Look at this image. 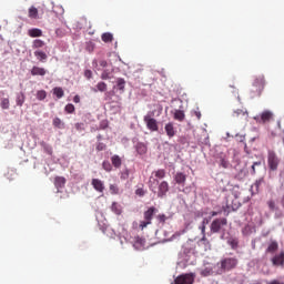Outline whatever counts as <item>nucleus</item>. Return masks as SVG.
Wrapping results in <instances>:
<instances>
[{"mask_svg":"<svg viewBox=\"0 0 284 284\" xmlns=\"http://www.w3.org/2000/svg\"><path fill=\"white\" fill-rule=\"evenodd\" d=\"M219 213L216 212V211H213L212 213H211V216H216Z\"/></svg>","mask_w":284,"mask_h":284,"instance_id":"58","label":"nucleus"},{"mask_svg":"<svg viewBox=\"0 0 284 284\" xmlns=\"http://www.w3.org/2000/svg\"><path fill=\"white\" fill-rule=\"evenodd\" d=\"M239 116L247 118V110L246 109H237L233 112V118L239 119Z\"/></svg>","mask_w":284,"mask_h":284,"instance_id":"25","label":"nucleus"},{"mask_svg":"<svg viewBox=\"0 0 284 284\" xmlns=\"http://www.w3.org/2000/svg\"><path fill=\"white\" fill-rule=\"evenodd\" d=\"M33 54L40 63H45V61H48V53H45V51L36 50Z\"/></svg>","mask_w":284,"mask_h":284,"instance_id":"14","label":"nucleus"},{"mask_svg":"<svg viewBox=\"0 0 284 284\" xmlns=\"http://www.w3.org/2000/svg\"><path fill=\"white\" fill-rule=\"evenodd\" d=\"M199 245H203L205 252H207V250H212V244H210V241L205 235L202 236V239L199 242Z\"/></svg>","mask_w":284,"mask_h":284,"instance_id":"20","label":"nucleus"},{"mask_svg":"<svg viewBox=\"0 0 284 284\" xmlns=\"http://www.w3.org/2000/svg\"><path fill=\"white\" fill-rule=\"evenodd\" d=\"M121 179H125V175H122Z\"/></svg>","mask_w":284,"mask_h":284,"instance_id":"60","label":"nucleus"},{"mask_svg":"<svg viewBox=\"0 0 284 284\" xmlns=\"http://www.w3.org/2000/svg\"><path fill=\"white\" fill-rule=\"evenodd\" d=\"M280 183L284 187V170L280 172Z\"/></svg>","mask_w":284,"mask_h":284,"instance_id":"47","label":"nucleus"},{"mask_svg":"<svg viewBox=\"0 0 284 284\" xmlns=\"http://www.w3.org/2000/svg\"><path fill=\"white\" fill-rule=\"evenodd\" d=\"M97 89H93V92H106L108 91V84L105 82H99L95 85Z\"/></svg>","mask_w":284,"mask_h":284,"instance_id":"24","label":"nucleus"},{"mask_svg":"<svg viewBox=\"0 0 284 284\" xmlns=\"http://www.w3.org/2000/svg\"><path fill=\"white\" fill-rule=\"evenodd\" d=\"M135 194L136 196H145V191L142 187H140L135 191Z\"/></svg>","mask_w":284,"mask_h":284,"instance_id":"46","label":"nucleus"},{"mask_svg":"<svg viewBox=\"0 0 284 284\" xmlns=\"http://www.w3.org/2000/svg\"><path fill=\"white\" fill-rule=\"evenodd\" d=\"M236 265H239V260H236V257H226L221 261L222 270H226V271L234 270Z\"/></svg>","mask_w":284,"mask_h":284,"instance_id":"7","label":"nucleus"},{"mask_svg":"<svg viewBox=\"0 0 284 284\" xmlns=\"http://www.w3.org/2000/svg\"><path fill=\"white\" fill-rule=\"evenodd\" d=\"M101 79L102 81H108V79H110V73L108 70H104L102 73H101Z\"/></svg>","mask_w":284,"mask_h":284,"instance_id":"44","label":"nucleus"},{"mask_svg":"<svg viewBox=\"0 0 284 284\" xmlns=\"http://www.w3.org/2000/svg\"><path fill=\"white\" fill-rule=\"evenodd\" d=\"M136 243H140V245H144L145 240L138 237Z\"/></svg>","mask_w":284,"mask_h":284,"instance_id":"55","label":"nucleus"},{"mask_svg":"<svg viewBox=\"0 0 284 284\" xmlns=\"http://www.w3.org/2000/svg\"><path fill=\"white\" fill-rule=\"evenodd\" d=\"M267 163H268V168H270V170H272V172H276V170H278V165H281V159L278 158V155L276 154L275 151H273V150L268 151Z\"/></svg>","mask_w":284,"mask_h":284,"instance_id":"3","label":"nucleus"},{"mask_svg":"<svg viewBox=\"0 0 284 284\" xmlns=\"http://www.w3.org/2000/svg\"><path fill=\"white\" fill-rule=\"evenodd\" d=\"M268 284H284V283L277 280H273Z\"/></svg>","mask_w":284,"mask_h":284,"instance_id":"56","label":"nucleus"},{"mask_svg":"<svg viewBox=\"0 0 284 284\" xmlns=\"http://www.w3.org/2000/svg\"><path fill=\"white\" fill-rule=\"evenodd\" d=\"M1 108L2 110H9L10 109V100L8 98H3L1 100Z\"/></svg>","mask_w":284,"mask_h":284,"instance_id":"37","label":"nucleus"},{"mask_svg":"<svg viewBox=\"0 0 284 284\" xmlns=\"http://www.w3.org/2000/svg\"><path fill=\"white\" fill-rule=\"evenodd\" d=\"M28 34L32 39H36L37 37H43V31H41V29L33 28L28 31Z\"/></svg>","mask_w":284,"mask_h":284,"instance_id":"18","label":"nucleus"},{"mask_svg":"<svg viewBox=\"0 0 284 284\" xmlns=\"http://www.w3.org/2000/svg\"><path fill=\"white\" fill-rule=\"evenodd\" d=\"M194 116H196L197 121H201V111H194Z\"/></svg>","mask_w":284,"mask_h":284,"instance_id":"52","label":"nucleus"},{"mask_svg":"<svg viewBox=\"0 0 284 284\" xmlns=\"http://www.w3.org/2000/svg\"><path fill=\"white\" fill-rule=\"evenodd\" d=\"M116 88L120 90V92H125V79L118 78L116 79Z\"/></svg>","mask_w":284,"mask_h":284,"instance_id":"26","label":"nucleus"},{"mask_svg":"<svg viewBox=\"0 0 284 284\" xmlns=\"http://www.w3.org/2000/svg\"><path fill=\"white\" fill-rule=\"evenodd\" d=\"M165 175H166V172L164 169H159L152 172V176H154L155 179L162 180V179H165Z\"/></svg>","mask_w":284,"mask_h":284,"instance_id":"21","label":"nucleus"},{"mask_svg":"<svg viewBox=\"0 0 284 284\" xmlns=\"http://www.w3.org/2000/svg\"><path fill=\"white\" fill-rule=\"evenodd\" d=\"M100 65H101V68H108V61L101 60Z\"/></svg>","mask_w":284,"mask_h":284,"instance_id":"51","label":"nucleus"},{"mask_svg":"<svg viewBox=\"0 0 284 284\" xmlns=\"http://www.w3.org/2000/svg\"><path fill=\"white\" fill-rule=\"evenodd\" d=\"M159 210L156 207L151 206L144 212V220L140 222V230H145L148 225H152V220L154 219V214H156Z\"/></svg>","mask_w":284,"mask_h":284,"instance_id":"2","label":"nucleus"},{"mask_svg":"<svg viewBox=\"0 0 284 284\" xmlns=\"http://www.w3.org/2000/svg\"><path fill=\"white\" fill-rule=\"evenodd\" d=\"M156 185L158 186V196L159 199H163V196H165V194H168V192H170V184L168 183V181H162L159 184V180L150 178L149 181V187L152 192H154V190H156Z\"/></svg>","mask_w":284,"mask_h":284,"instance_id":"1","label":"nucleus"},{"mask_svg":"<svg viewBox=\"0 0 284 284\" xmlns=\"http://www.w3.org/2000/svg\"><path fill=\"white\" fill-rule=\"evenodd\" d=\"M174 181L178 185H185V181H187V175L183 172H178L174 175Z\"/></svg>","mask_w":284,"mask_h":284,"instance_id":"12","label":"nucleus"},{"mask_svg":"<svg viewBox=\"0 0 284 284\" xmlns=\"http://www.w3.org/2000/svg\"><path fill=\"white\" fill-rule=\"evenodd\" d=\"M45 74H48V70H45V68L34 65L31 69L32 77H45Z\"/></svg>","mask_w":284,"mask_h":284,"instance_id":"10","label":"nucleus"},{"mask_svg":"<svg viewBox=\"0 0 284 284\" xmlns=\"http://www.w3.org/2000/svg\"><path fill=\"white\" fill-rule=\"evenodd\" d=\"M273 118H274V113H272L271 111H264L261 114L262 123H270V121H272Z\"/></svg>","mask_w":284,"mask_h":284,"instance_id":"16","label":"nucleus"},{"mask_svg":"<svg viewBox=\"0 0 284 284\" xmlns=\"http://www.w3.org/2000/svg\"><path fill=\"white\" fill-rule=\"evenodd\" d=\"M53 125L55 128H58V130H63V128H64L63 121H61L60 118H54L53 119Z\"/></svg>","mask_w":284,"mask_h":284,"instance_id":"35","label":"nucleus"},{"mask_svg":"<svg viewBox=\"0 0 284 284\" xmlns=\"http://www.w3.org/2000/svg\"><path fill=\"white\" fill-rule=\"evenodd\" d=\"M105 148H106L105 143L99 142V143L97 144V146H95V150H97L98 152H103V150H105Z\"/></svg>","mask_w":284,"mask_h":284,"instance_id":"43","label":"nucleus"},{"mask_svg":"<svg viewBox=\"0 0 284 284\" xmlns=\"http://www.w3.org/2000/svg\"><path fill=\"white\" fill-rule=\"evenodd\" d=\"M111 163H112L113 168H116L119 170V168H121V165H123V160H121V156L115 154V155L111 156Z\"/></svg>","mask_w":284,"mask_h":284,"instance_id":"17","label":"nucleus"},{"mask_svg":"<svg viewBox=\"0 0 284 284\" xmlns=\"http://www.w3.org/2000/svg\"><path fill=\"white\" fill-rule=\"evenodd\" d=\"M267 205H268L271 212H274V210L276 209V203H274L273 200L268 201Z\"/></svg>","mask_w":284,"mask_h":284,"instance_id":"45","label":"nucleus"},{"mask_svg":"<svg viewBox=\"0 0 284 284\" xmlns=\"http://www.w3.org/2000/svg\"><path fill=\"white\" fill-rule=\"evenodd\" d=\"M48 97V92L45 90H39L37 92V99L38 101H44V99Z\"/></svg>","mask_w":284,"mask_h":284,"instance_id":"36","label":"nucleus"},{"mask_svg":"<svg viewBox=\"0 0 284 284\" xmlns=\"http://www.w3.org/2000/svg\"><path fill=\"white\" fill-rule=\"evenodd\" d=\"M271 262L275 266L280 265L281 267H284V253L282 252V253L275 255L274 257H272Z\"/></svg>","mask_w":284,"mask_h":284,"instance_id":"13","label":"nucleus"},{"mask_svg":"<svg viewBox=\"0 0 284 284\" xmlns=\"http://www.w3.org/2000/svg\"><path fill=\"white\" fill-rule=\"evenodd\" d=\"M175 284H193L194 283V273H186L179 275L175 281Z\"/></svg>","mask_w":284,"mask_h":284,"instance_id":"8","label":"nucleus"},{"mask_svg":"<svg viewBox=\"0 0 284 284\" xmlns=\"http://www.w3.org/2000/svg\"><path fill=\"white\" fill-rule=\"evenodd\" d=\"M205 227H206L205 224L204 225L202 224L200 226V230H201L203 236H205Z\"/></svg>","mask_w":284,"mask_h":284,"instance_id":"54","label":"nucleus"},{"mask_svg":"<svg viewBox=\"0 0 284 284\" xmlns=\"http://www.w3.org/2000/svg\"><path fill=\"white\" fill-rule=\"evenodd\" d=\"M91 185L93 186L95 192L103 193L105 190V185L103 184V181H101L99 179H93L91 181Z\"/></svg>","mask_w":284,"mask_h":284,"instance_id":"9","label":"nucleus"},{"mask_svg":"<svg viewBox=\"0 0 284 284\" xmlns=\"http://www.w3.org/2000/svg\"><path fill=\"white\" fill-rule=\"evenodd\" d=\"M173 119H175V121H184L185 120V112L181 111V110H175Z\"/></svg>","mask_w":284,"mask_h":284,"instance_id":"27","label":"nucleus"},{"mask_svg":"<svg viewBox=\"0 0 284 284\" xmlns=\"http://www.w3.org/2000/svg\"><path fill=\"white\" fill-rule=\"evenodd\" d=\"M98 141H101V135H98Z\"/></svg>","mask_w":284,"mask_h":284,"instance_id":"59","label":"nucleus"},{"mask_svg":"<svg viewBox=\"0 0 284 284\" xmlns=\"http://www.w3.org/2000/svg\"><path fill=\"white\" fill-rule=\"evenodd\" d=\"M156 219L159 223H162V225H164L165 221H168V216L165 214H159Z\"/></svg>","mask_w":284,"mask_h":284,"instance_id":"42","label":"nucleus"},{"mask_svg":"<svg viewBox=\"0 0 284 284\" xmlns=\"http://www.w3.org/2000/svg\"><path fill=\"white\" fill-rule=\"evenodd\" d=\"M83 125H84L83 123H75V130L78 131L84 130Z\"/></svg>","mask_w":284,"mask_h":284,"instance_id":"49","label":"nucleus"},{"mask_svg":"<svg viewBox=\"0 0 284 284\" xmlns=\"http://www.w3.org/2000/svg\"><path fill=\"white\" fill-rule=\"evenodd\" d=\"M136 152H138V154H145L148 152V146H145V144H143V143H138Z\"/></svg>","mask_w":284,"mask_h":284,"instance_id":"34","label":"nucleus"},{"mask_svg":"<svg viewBox=\"0 0 284 284\" xmlns=\"http://www.w3.org/2000/svg\"><path fill=\"white\" fill-rule=\"evenodd\" d=\"M43 45H45V42L41 39H36L32 42L33 50H39V48H43Z\"/></svg>","mask_w":284,"mask_h":284,"instance_id":"31","label":"nucleus"},{"mask_svg":"<svg viewBox=\"0 0 284 284\" xmlns=\"http://www.w3.org/2000/svg\"><path fill=\"white\" fill-rule=\"evenodd\" d=\"M29 19H39V9L31 7L29 9Z\"/></svg>","mask_w":284,"mask_h":284,"instance_id":"29","label":"nucleus"},{"mask_svg":"<svg viewBox=\"0 0 284 284\" xmlns=\"http://www.w3.org/2000/svg\"><path fill=\"white\" fill-rule=\"evenodd\" d=\"M54 185H55L57 190H59L61 187H65V178H63V176H55Z\"/></svg>","mask_w":284,"mask_h":284,"instance_id":"19","label":"nucleus"},{"mask_svg":"<svg viewBox=\"0 0 284 284\" xmlns=\"http://www.w3.org/2000/svg\"><path fill=\"white\" fill-rule=\"evenodd\" d=\"M74 104L69 103L64 106V112H67V114H74Z\"/></svg>","mask_w":284,"mask_h":284,"instance_id":"38","label":"nucleus"},{"mask_svg":"<svg viewBox=\"0 0 284 284\" xmlns=\"http://www.w3.org/2000/svg\"><path fill=\"white\" fill-rule=\"evenodd\" d=\"M164 130L169 139H173V136H176V129L174 128V122L166 123Z\"/></svg>","mask_w":284,"mask_h":284,"instance_id":"11","label":"nucleus"},{"mask_svg":"<svg viewBox=\"0 0 284 284\" xmlns=\"http://www.w3.org/2000/svg\"><path fill=\"white\" fill-rule=\"evenodd\" d=\"M111 210L112 212H114V214H116L118 216L121 215V213L123 212L121 209V204L113 202L111 205Z\"/></svg>","mask_w":284,"mask_h":284,"instance_id":"30","label":"nucleus"},{"mask_svg":"<svg viewBox=\"0 0 284 284\" xmlns=\"http://www.w3.org/2000/svg\"><path fill=\"white\" fill-rule=\"evenodd\" d=\"M102 168L105 170V172H112V164L109 161H104L102 163Z\"/></svg>","mask_w":284,"mask_h":284,"instance_id":"39","label":"nucleus"},{"mask_svg":"<svg viewBox=\"0 0 284 284\" xmlns=\"http://www.w3.org/2000/svg\"><path fill=\"white\" fill-rule=\"evenodd\" d=\"M227 245H230L232 250H239V237H229Z\"/></svg>","mask_w":284,"mask_h":284,"instance_id":"22","label":"nucleus"},{"mask_svg":"<svg viewBox=\"0 0 284 284\" xmlns=\"http://www.w3.org/2000/svg\"><path fill=\"white\" fill-rule=\"evenodd\" d=\"M16 103H17V105H19V108H21L23 105V103H26V94H23L22 92L19 93L17 95Z\"/></svg>","mask_w":284,"mask_h":284,"instance_id":"32","label":"nucleus"},{"mask_svg":"<svg viewBox=\"0 0 284 284\" xmlns=\"http://www.w3.org/2000/svg\"><path fill=\"white\" fill-rule=\"evenodd\" d=\"M256 165H261V162H255V163L252 165L253 174H256Z\"/></svg>","mask_w":284,"mask_h":284,"instance_id":"50","label":"nucleus"},{"mask_svg":"<svg viewBox=\"0 0 284 284\" xmlns=\"http://www.w3.org/2000/svg\"><path fill=\"white\" fill-rule=\"evenodd\" d=\"M227 225V219L222 217V219H216L211 223V232L213 234H219L223 227Z\"/></svg>","mask_w":284,"mask_h":284,"instance_id":"5","label":"nucleus"},{"mask_svg":"<svg viewBox=\"0 0 284 284\" xmlns=\"http://www.w3.org/2000/svg\"><path fill=\"white\" fill-rule=\"evenodd\" d=\"M220 165L227 170V168H230V161L225 160V158H221Z\"/></svg>","mask_w":284,"mask_h":284,"instance_id":"41","label":"nucleus"},{"mask_svg":"<svg viewBox=\"0 0 284 284\" xmlns=\"http://www.w3.org/2000/svg\"><path fill=\"white\" fill-rule=\"evenodd\" d=\"M154 116V113L144 115V123L146 124L148 130L151 132H159V122H156V119L152 118Z\"/></svg>","mask_w":284,"mask_h":284,"instance_id":"4","label":"nucleus"},{"mask_svg":"<svg viewBox=\"0 0 284 284\" xmlns=\"http://www.w3.org/2000/svg\"><path fill=\"white\" fill-rule=\"evenodd\" d=\"M210 223V221H207V219H204L203 221H202V225H207Z\"/></svg>","mask_w":284,"mask_h":284,"instance_id":"57","label":"nucleus"},{"mask_svg":"<svg viewBox=\"0 0 284 284\" xmlns=\"http://www.w3.org/2000/svg\"><path fill=\"white\" fill-rule=\"evenodd\" d=\"M53 94L57 97V99H63L65 92L63 91V88L61 87H55L53 89Z\"/></svg>","mask_w":284,"mask_h":284,"instance_id":"28","label":"nucleus"},{"mask_svg":"<svg viewBox=\"0 0 284 284\" xmlns=\"http://www.w3.org/2000/svg\"><path fill=\"white\" fill-rule=\"evenodd\" d=\"M282 203H283V205H284V197H283V200H282Z\"/></svg>","mask_w":284,"mask_h":284,"instance_id":"61","label":"nucleus"},{"mask_svg":"<svg viewBox=\"0 0 284 284\" xmlns=\"http://www.w3.org/2000/svg\"><path fill=\"white\" fill-rule=\"evenodd\" d=\"M109 190L111 194H119V186L116 184H110Z\"/></svg>","mask_w":284,"mask_h":284,"instance_id":"40","label":"nucleus"},{"mask_svg":"<svg viewBox=\"0 0 284 284\" xmlns=\"http://www.w3.org/2000/svg\"><path fill=\"white\" fill-rule=\"evenodd\" d=\"M73 101H74L75 103H81V97L74 95Z\"/></svg>","mask_w":284,"mask_h":284,"instance_id":"53","label":"nucleus"},{"mask_svg":"<svg viewBox=\"0 0 284 284\" xmlns=\"http://www.w3.org/2000/svg\"><path fill=\"white\" fill-rule=\"evenodd\" d=\"M276 250H278V243L275 242L274 240H271L266 247V254H274V252H276Z\"/></svg>","mask_w":284,"mask_h":284,"instance_id":"15","label":"nucleus"},{"mask_svg":"<svg viewBox=\"0 0 284 284\" xmlns=\"http://www.w3.org/2000/svg\"><path fill=\"white\" fill-rule=\"evenodd\" d=\"M253 85L255 87V92L257 93V97H261V94H263V90H265V77H256L253 82Z\"/></svg>","mask_w":284,"mask_h":284,"instance_id":"6","label":"nucleus"},{"mask_svg":"<svg viewBox=\"0 0 284 284\" xmlns=\"http://www.w3.org/2000/svg\"><path fill=\"white\" fill-rule=\"evenodd\" d=\"M101 39L104 43H112V41H114V36L110 32H105L101 36Z\"/></svg>","mask_w":284,"mask_h":284,"instance_id":"23","label":"nucleus"},{"mask_svg":"<svg viewBox=\"0 0 284 284\" xmlns=\"http://www.w3.org/2000/svg\"><path fill=\"white\" fill-rule=\"evenodd\" d=\"M40 145L44 150L45 154L52 155V146L45 143V141L40 142Z\"/></svg>","mask_w":284,"mask_h":284,"instance_id":"33","label":"nucleus"},{"mask_svg":"<svg viewBox=\"0 0 284 284\" xmlns=\"http://www.w3.org/2000/svg\"><path fill=\"white\" fill-rule=\"evenodd\" d=\"M84 77H85V79H92V70H85Z\"/></svg>","mask_w":284,"mask_h":284,"instance_id":"48","label":"nucleus"}]
</instances>
